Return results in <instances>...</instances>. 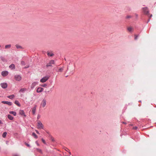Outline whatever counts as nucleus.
<instances>
[{
  "instance_id": "nucleus-1",
  "label": "nucleus",
  "mask_w": 156,
  "mask_h": 156,
  "mask_svg": "<svg viewBox=\"0 0 156 156\" xmlns=\"http://www.w3.org/2000/svg\"><path fill=\"white\" fill-rule=\"evenodd\" d=\"M46 100L45 99H43L41 103V107L44 108L46 105Z\"/></svg>"
},
{
  "instance_id": "nucleus-2",
  "label": "nucleus",
  "mask_w": 156,
  "mask_h": 156,
  "mask_svg": "<svg viewBox=\"0 0 156 156\" xmlns=\"http://www.w3.org/2000/svg\"><path fill=\"white\" fill-rule=\"evenodd\" d=\"M37 128L39 129H43V125L42 123L40 120H38L37 121Z\"/></svg>"
},
{
  "instance_id": "nucleus-3",
  "label": "nucleus",
  "mask_w": 156,
  "mask_h": 156,
  "mask_svg": "<svg viewBox=\"0 0 156 156\" xmlns=\"http://www.w3.org/2000/svg\"><path fill=\"white\" fill-rule=\"evenodd\" d=\"M49 76H46L43 78H42L40 80V82L41 83H44L46 82L49 79Z\"/></svg>"
},
{
  "instance_id": "nucleus-4",
  "label": "nucleus",
  "mask_w": 156,
  "mask_h": 156,
  "mask_svg": "<svg viewBox=\"0 0 156 156\" xmlns=\"http://www.w3.org/2000/svg\"><path fill=\"white\" fill-rule=\"evenodd\" d=\"M14 78L16 80L20 81L21 80L22 78L20 75H16L15 76Z\"/></svg>"
},
{
  "instance_id": "nucleus-5",
  "label": "nucleus",
  "mask_w": 156,
  "mask_h": 156,
  "mask_svg": "<svg viewBox=\"0 0 156 156\" xmlns=\"http://www.w3.org/2000/svg\"><path fill=\"white\" fill-rule=\"evenodd\" d=\"M9 74L8 72L7 71H3L2 72V75L3 76H7Z\"/></svg>"
},
{
  "instance_id": "nucleus-6",
  "label": "nucleus",
  "mask_w": 156,
  "mask_h": 156,
  "mask_svg": "<svg viewBox=\"0 0 156 156\" xmlns=\"http://www.w3.org/2000/svg\"><path fill=\"white\" fill-rule=\"evenodd\" d=\"M144 13L145 14H147L148 13L149 11L147 7H144L143 8Z\"/></svg>"
},
{
  "instance_id": "nucleus-7",
  "label": "nucleus",
  "mask_w": 156,
  "mask_h": 156,
  "mask_svg": "<svg viewBox=\"0 0 156 156\" xmlns=\"http://www.w3.org/2000/svg\"><path fill=\"white\" fill-rule=\"evenodd\" d=\"M1 87L3 88H6L7 87V84L6 83H4L1 84Z\"/></svg>"
},
{
  "instance_id": "nucleus-8",
  "label": "nucleus",
  "mask_w": 156,
  "mask_h": 156,
  "mask_svg": "<svg viewBox=\"0 0 156 156\" xmlns=\"http://www.w3.org/2000/svg\"><path fill=\"white\" fill-rule=\"evenodd\" d=\"M54 63H55V62H54V60H51L50 61L49 63L47 64V65H46V66L47 67H48L49 66H51V64H54Z\"/></svg>"
},
{
  "instance_id": "nucleus-9",
  "label": "nucleus",
  "mask_w": 156,
  "mask_h": 156,
  "mask_svg": "<svg viewBox=\"0 0 156 156\" xmlns=\"http://www.w3.org/2000/svg\"><path fill=\"white\" fill-rule=\"evenodd\" d=\"M2 103L4 104H6L9 105H12V103L10 102H9L8 101H2Z\"/></svg>"
},
{
  "instance_id": "nucleus-10",
  "label": "nucleus",
  "mask_w": 156,
  "mask_h": 156,
  "mask_svg": "<svg viewBox=\"0 0 156 156\" xmlns=\"http://www.w3.org/2000/svg\"><path fill=\"white\" fill-rule=\"evenodd\" d=\"M44 90V89L41 87H38L37 89V93H41Z\"/></svg>"
},
{
  "instance_id": "nucleus-11",
  "label": "nucleus",
  "mask_w": 156,
  "mask_h": 156,
  "mask_svg": "<svg viewBox=\"0 0 156 156\" xmlns=\"http://www.w3.org/2000/svg\"><path fill=\"white\" fill-rule=\"evenodd\" d=\"M27 90V89L26 88H23L21 89L19 91V92L20 93H23L25 91Z\"/></svg>"
},
{
  "instance_id": "nucleus-12",
  "label": "nucleus",
  "mask_w": 156,
  "mask_h": 156,
  "mask_svg": "<svg viewBox=\"0 0 156 156\" xmlns=\"http://www.w3.org/2000/svg\"><path fill=\"white\" fill-rule=\"evenodd\" d=\"M19 113L20 115H23L25 117L26 116V115L25 114V113L24 111L22 110H20L19 111Z\"/></svg>"
},
{
  "instance_id": "nucleus-13",
  "label": "nucleus",
  "mask_w": 156,
  "mask_h": 156,
  "mask_svg": "<svg viewBox=\"0 0 156 156\" xmlns=\"http://www.w3.org/2000/svg\"><path fill=\"white\" fill-rule=\"evenodd\" d=\"M37 84V83L36 82H34L33 83L31 86V89H33Z\"/></svg>"
},
{
  "instance_id": "nucleus-14",
  "label": "nucleus",
  "mask_w": 156,
  "mask_h": 156,
  "mask_svg": "<svg viewBox=\"0 0 156 156\" xmlns=\"http://www.w3.org/2000/svg\"><path fill=\"white\" fill-rule=\"evenodd\" d=\"M47 55L48 56H52L54 55V54L52 51H48L47 52Z\"/></svg>"
},
{
  "instance_id": "nucleus-15",
  "label": "nucleus",
  "mask_w": 156,
  "mask_h": 156,
  "mask_svg": "<svg viewBox=\"0 0 156 156\" xmlns=\"http://www.w3.org/2000/svg\"><path fill=\"white\" fill-rule=\"evenodd\" d=\"M9 68L12 69H15V66L14 64H12L9 66Z\"/></svg>"
},
{
  "instance_id": "nucleus-16",
  "label": "nucleus",
  "mask_w": 156,
  "mask_h": 156,
  "mask_svg": "<svg viewBox=\"0 0 156 156\" xmlns=\"http://www.w3.org/2000/svg\"><path fill=\"white\" fill-rule=\"evenodd\" d=\"M36 111V107L35 106L34 107H33L32 109V112L33 114H34L35 113Z\"/></svg>"
},
{
  "instance_id": "nucleus-17",
  "label": "nucleus",
  "mask_w": 156,
  "mask_h": 156,
  "mask_svg": "<svg viewBox=\"0 0 156 156\" xmlns=\"http://www.w3.org/2000/svg\"><path fill=\"white\" fill-rule=\"evenodd\" d=\"M8 118L10 120H12L13 119V117L10 115H8Z\"/></svg>"
},
{
  "instance_id": "nucleus-18",
  "label": "nucleus",
  "mask_w": 156,
  "mask_h": 156,
  "mask_svg": "<svg viewBox=\"0 0 156 156\" xmlns=\"http://www.w3.org/2000/svg\"><path fill=\"white\" fill-rule=\"evenodd\" d=\"M11 47V44H8L6 45L5 46V49H9Z\"/></svg>"
},
{
  "instance_id": "nucleus-19",
  "label": "nucleus",
  "mask_w": 156,
  "mask_h": 156,
  "mask_svg": "<svg viewBox=\"0 0 156 156\" xmlns=\"http://www.w3.org/2000/svg\"><path fill=\"white\" fill-rule=\"evenodd\" d=\"M15 97L14 95L12 94V95H9L7 96V97L10 99H13Z\"/></svg>"
},
{
  "instance_id": "nucleus-20",
  "label": "nucleus",
  "mask_w": 156,
  "mask_h": 156,
  "mask_svg": "<svg viewBox=\"0 0 156 156\" xmlns=\"http://www.w3.org/2000/svg\"><path fill=\"white\" fill-rule=\"evenodd\" d=\"M15 103L16 104V105L18 106H20V104L19 103V102L17 101H15Z\"/></svg>"
},
{
  "instance_id": "nucleus-21",
  "label": "nucleus",
  "mask_w": 156,
  "mask_h": 156,
  "mask_svg": "<svg viewBox=\"0 0 156 156\" xmlns=\"http://www.w3.org/2000/svg\"><path fill=\"white\" fill-rule=\"evenodd\" d=\"M9 113L11 114H13L14 116H16V112L14 111H10Z\"/></svg>"
},
{
  "instance_id": "nucleus-22",
  "label": "nucleus",
  "mask_w": 156,
  "mask_h": 156,
  "mask_svg": "<svg viewBox=\"0 0 156 156\" xmlns=\"http://www.w3.org/2000/svg\"><path fill=\"white\" fill-rule=\"evenodd\" d=\"M7 133L6 132H4L3 134H2V136L3 137L5 138V137L6 135H7Z\"/></svg>"
},
{
  "instance_id": "nucleus-23",
  "label": "nucleus",
  "mask_w": 156,
  "mask_h": 156,
  "mask_svg": "<svg viewBox=\"0 0 156 156\" xmlns=\"http://www.w3.org/2000/svg\"><path fill=\"white\" fill-rule=\"evenodd\" d=\"M127 30H128L129 31H132L133 30V28L132 27H128L127 28Z\"/></svg>"
},
{
  "instance_id": "nucleus-24",
  "label": "nucleus",
  "mask_w": 156,
  "mask_h": 156,
  "mask_svg": "<svg viewBox=\"0 0 156 156\" xmlns=\"http://www.w3.org/2000/svg\"><path fill=\"white\" fill-rule=\"evenodd\" d=\"M63 69L62 68H60L58 69V70L57 71V72H62L63 70Z\"/></svg>"
},
{
  "instance_id": "nucleus-25",
  "label": "nucleus",
  "mask_w": 156,
  "mask_h": 156,
  "mask_svg": "<svg viewBox=\"0 0 156 156\" xmlns=\"http://www.w3.org/2000/svg\"><path fill=\"white\" fill-rule=\"evenodd\" d=\"M32 135L33 136H34L35 138H37V136L36 134L35 133H33Z\"/></svg>"
},
{
  "instance_id": "nucleus-26",
  "label": "nucleus",
  "mask_w": 156,
  "mask_h": 156,
  "mask_svg": "<svg viewBox=\"0 0 156 156\" xmlns=\"http://www.w3.org/2000/svg\"><path fill=\"white\" fill-rule=\"evenodd\" d=\"M36 150L37 151L39 152L40 153H42V151H41V150L37 148L36 149Z\"/></svg>"
},
{
  "instance_id": "nucleus-27",
  "label": "nucleus",
  "mask_w": 156,
  "mask_h": 156,
  "mask_svg": "<svg viewBox=\"0 0 156 156\" xmlns=\"http://www.w3.org/2000/svg\"><path fill=\"white\" fill-rule=\"evenodd\" d=\"M16 46L17 48H22V47L20 46L16 45Z\"/></svg>"
},
{
  "instance_id": "nucleus-28",
  "label": "nucleus",
  "mask_w": 156,
  "mask_h": 156,
  "mask_svg": "<svg viewBox=\"0 0 156 156\" xmlns=\"http://www.w3.org/2000/svg\"><path fill=\"white\" fill-rule=\"evenodd\" d=\"M47 86V85L46 84H43L41 85V86L44 87H46Z\"/></svg>"
},
{
  "instance_id": "nucleus-29",
  "label": "nucleus",
  "mask_w": 156,
  "mask_h": 156,
  "mask_svg": "<svg viewBox=\"0 0 156 156\" xmlns=\"http://www.w3.org/2000/svg\"><path fill=\"white\" fill-rule=\"evenodd\" d=\"M131 17V16H130L128 15L126 17V19H129Z\"/></svg>"
},
{
  "instance_id": "nucleus-30",
  "label": "nucleus",
  "mask_w": 156,
  "mask_h": 156,
  "mask_svg": "<svg viewBox=\"0 0 156 156\" xmlns=\"http://www.w3.org/2000/svg\"><path fill=\"white\" fill-rule=\"evenodd\" d=\"M41 140L45 144H46V142H45V140L43 139H41Z\"/></svg>"
},
{
  "instance_id": "nucleus-31",
  "label": "nucleus",
  "mask_w": 156,
  "mask_h": 156,
  "mask_svg": "<svg viewBox=\"0 0 156 156\" xmlns=\"http://www.w3.org/2000/svg\"><path fill=\"white\" fill-rule=\"evenodd\" d=\"M137 128V127L136 126H134L133 127V129H136Z\"/></svg>"
},
{
  "instance_id": "nucleus-32",
  "label": "nucleus",
  "mask_w": 156,
  "mask_h": 156,
  "mask_svg": "<svg viewBox=\"0 0 156 156\" xmlns=\"http://www.w3.org/2000/svg\"><path fill=\"white\" fill-rule=\"evenodd\" d=\"M25 144L26 145H27V146H28V147H30V145L28 144L27 143H25Z\"/></svg>"
},
{
  "instance_id": "nucleus-33",
  "label": "nucleus",
  "mask_w": 156,
  "mask_h": 156,
  "mask_svg": "<svg viewBox=\"0 0 156 156\" xmlns=\"http://www.w3.org/2000/svg\"><path fill=\"white\" fill-rule=\"evenodd\" d=\"M137 37H138V36L136 35H135V40H136L137 39Z\"/></svg>"
},
{
  "instance_id": "nucleus-34",
  "label": "nucleus",
  "mask_w": 156,
  "mask_h": 156,
  "mask_svg": "<svg viewBox=\"0 0 156 156\" xmlns=\"http://www.w3.org/2000/svg\"><path fill=\"white\" fill-rule=\"evenodd\" d=\"M21 64L23 65H25V63L24 61H22L21 62Z\"/></svg>"
},
{
  "instance_id": "nucleus-35",
  "label": "nucleus",
  "mask_w": 156,
  "mask_h": 156,
  "mask_svg": "<svg viewBox=\"0 0 156 156\" xmlns=\"http://www.w3.org/2000/svg\"><path fill=\"white\" fill-rule=\"evenodd\" d=\"M36 132L38 134H39V133L37 130H36Z\"/></svg>"
},
{
  "instance_id": "nucleus-36",
  "label": "nucleus",
  "mask_w": 156,
  "mask_h": 156,
  "mask_svg": "<svg viewBox=\"0 0 156 156\" xmlns=\"http://www.w3.org/2000/svg\"><path fill=\"white\" fill-rule=\"evenodd\" d=\"M40 117V116H39V115H38V116H37V119H39Z\"/></svg>"
},
{
  "instance_id": "nucleus-37",
  "label": "nucleus",
  "mask_w": 156,
  "mask_h": 156,
  "mask_svg": "<svg viewBox=\"0 0 156 156\" xmlns=\"http://www.w3.org/2000/svg\"><path fill=\"white\" fill-rule=\"evenodd\" d=\"M2 124V121L1 120H0V124Z\"/></svg>"
},
{
  "instance_id": "nucleus-38",
  "label": "nucleus",
  "mask_w": 156,
  "mask_h": 156,
  "mask_svg": "<svg viewBox=\"0 0 156 156\" xmlns=\"http://www.w3.org/2000/svg\"><path fill=\"white\" fill-rule=\"evenodd\" d=\"M13 156H18V155H13Z\"/></svg>"
},
{
  "instance_id": "nucleus-39",
  "label": "nucleus",
  "mask_w": 156,
  "mask_h": 156,
  "mask_svg": "<svg viewBox=\"0 0 156 156\" xmlns=\"http://www.w3.org/2000/svg\"><path fill=\"white\" fill-rule=\"evenodd\" d=\"M152 16V15H151V17Z\"/></svg>"
},
{
  "instance_id": "nucleus-40",
  "label": "nucleus",
  "mask_w": 156,
  "mask_h": 156,
  "mask_svg": "<svg viewBox=\"0 0 156 156\" xmlns=\"http://www.w3.org/2000/svg\"><path fill=\"white\" fill-rule=\"evenodd\" d=\"M1 47V45H0V47Z\"/></svg>"
}]
</instances>
